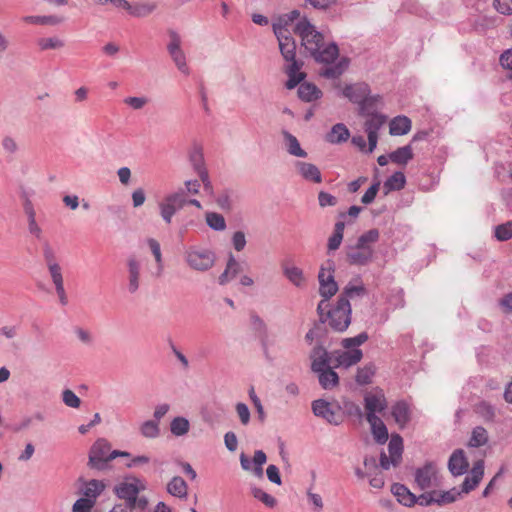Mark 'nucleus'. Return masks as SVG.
I'll return each mask as SVG.
<instances>
[{
  "label": "nucleus",
  "mask_w": 512,
  "mask_h": 512,
  "mask_svg": "<svg viewBox=\"0 0 512 512\" xmlns=\"http://www.w3.org/2000/svg\"><path fill=\"white\" fill-rule=\"evenodd\" d=\"M368 339L366 333L342 340V346L345 351H336L333 353L335 367H350L357 364L363 357L362 351L358 348Z\"/></svg>",
  "instance_id": "obj_2"
},
{
  "label": "nucleus",
  "mask_w": 512,
  "mask_h": 512,
  "mask_svg": "<svg viewBox=\"0 0 512 512\" xmlns=\"http://www.w3.org/2000/svg\"><path fill=\"white\" fill-rule=\"evenodd\" d=\"M242 271L241 264L231 254L228 258L226 268L219 276L218 281L220 285L227 284L230 280L235 278Z\"/></svg>",
  "instance_id": "obj_27"
},
{
  "label": "nucleus",
  "mask_w": 512,
  "mask_h": 512,
  "mask_svg": "<svg viewBox=\"0 0 512 512\" xmlns=\"http://www.w3.org/2000/svg\"><path fill=\"white\" fill-rule=\"evenodd\" d=\"M484 475V463L482 460L477 461L470 472V475L467 476L462 484L463 493H469L474 490L477 485L480 483Z\"/></svg>",
  "instance_id": "obj_22"
},
{
  "label": "nucleus",
  "mask_w": 512,
  "mask_h": 512,
  "mask_svg": "<svg viewBox=\"0 0 512 512\" xmlns=\"http://www.w3.org/2000/svg\"><path fill=\"white\" fill-rule=\"evenodd\" d=\"M284 275L287 279L297 287L305 285L306 278L302 269L296 266H285L283 269Z\"/></svg>",
  "instance_id": "obj_37"
},
{
  "label": "nucleus",
  "mask_w": 512,
  "mask_h": 512,
  "mask_svg": "<svg viewBox=\"0 0 512 512\" xmlns=\"http://www.w3.org/2000/svg\"><path fill=\"white\" fill-rule=\"evenodd\" d=\"M95 3L100 5L112 4L115 7L123 8L134 17H146L150 15L156 8L155 2H142L136 4H129L126 0H93Z\"/></svg>",
  "instance_id": "obj_10"
},
{
  "label": "nucleus",
  "mask_w": 512,
  "mask_h": 512,
  "mask_svg": "<svg viewBox=\"0 0 512 512\" xmlns=\"http://www.w3.org/2000/svg\"><path fill=\"white\" fill-rule=\"evenodd\" d=\"M317 373L319 375L318 377L320 385L324 389H331L338 384V375L335 371L331 369L330 366Z\"/></svg>",
  "instance_id": "obj_36"
},
{
  "label": "nucleus",
  "mask_w": 512,
  "mask_h": 512,
  "mask_svg": "<svg viewBox=\"0 0 512 512\" xmlns=\"http://www.w3.org/2000/svg\"><path fill=\"white\" fill-rule=\"evenodd\" d=\"M495 237L499 241H507L512 238V221L498 225L495 228Z\"/></svg>",
  "instance_id": "obj_53"
},
{
  "label": "nucleus",
  "mask_w": 512,
  "mask_h": 512,
  "mask_svg": "<svg viewBox=\"0 0 512 512\" xmlns=\"http://www.w3.org/2000/svg\"><path fill=\"white\" fill-rule=\"evenodd\" d=\"M37 46L41 51L61 49L65 42L59 37H44L37 40Z\"/></svg>",
  "instance_id": "obj_46"
},
{
  "label": "nucleus",
  "mask_w": 512,
  "mask_h": 512,
  "mask_svg": "<svg viewBox=\"0 0 512 512\" xmlns=\"http://www.w3.org/2000/svg\"><path fill=\"white\" fill-rule=\"evenodd\" d=\"M496 10L504 15H512V0H494Z\"/></svg>",
  "instance_id": "obj_61"
},
{
  "label": "nucleus",
  "mask_w": 512,
  "mask_h": 512,
  "mask_svg": "<svg viewBox=\"0 0 512 512\" xmlns=\"http://www.w3.org/2000/svg\"><path fill=\"white\" fill-rule=\"evenodd\" d=\"M236 413L242 425L246 426L250 422V411L246 404L237 403L235 406Z\"/></svg>",
  "instance_id": "obj_58"
},
{
  "label": "nucleus",
  "mask_w": 512,
  "mask_h": 512,
  "mask_svg": "<svg viewBox=\"0 0 512 512\" xmlns=\"http://www.w3.org/2000/svg\"><path fill=\"white\" fill-rule=\"evenodd\" d=\"M380 233L377 229H370L363 233L356 244L346 247V260L352 265H366L374 256L373 244L379 240Z\"/></svg>",
  "instance_id": "obj_1"
},
{
  "label": "nucleus",
  "mask_w": 512,
  "mask_h": 512,
  "mask_svg": "<svg viewBox=\"0 0 512 512\" xmlns=\"http://www.w3.org/2000/svg\"><path fill=\"white\" fill-rule=\"evenodd\" d=\"M379 186H380L379 182L371 185L370 188L362 196L361 202L366 205L372 203L379 191Z\"/></svg>",
  "instance_id": "obj_63"
},
{
  "label": "nucleus",
  "mask_w": 512,
  "mask_h": 512,
  "mask_svg": "<svg viewBox=\"0 0 512 512\" xmlns=\"http://www.w3.org/2000/svg\"><path fill=\"white\" fill-rule=\"evenodd\" d=\"M321 94V91L311 83H302L298 88L299 97L307 102L317 100Z\"/></svg>",
  "instance_id": "obj_38"
},
{
  "label": "nucleus",
  "mask_w": 512,
  "mask_h": 512,
  "mask_svg": "<svg viewBox=\"0 0 512 512\" xmlns=\"http://www.w3.org/2000/svg\"><path fill=\"white\" fill-rule=\"evenodd\" d=\"M348 67V61L342 59L336 65L326 67L321 71V75L326 78H337L339 77Z\"/></svg>",
  "instance_id": "obj_49"
},
{
  "label": "nucleus",
  "mask_w": 512,
  "mask_h": 512,
  "mask_svg": "<svg viewBox=\"0 0 512 512\" xmlns=\"http://www.w3.org/2000/svg\"><path fill=\"white\" fill-rule=\"evenodd\" d=\"M329 325L336 331H344L351 322V306L345 297H339L333 309L327 312Z\"/></svg>",
  "instance_id": "obj_9"
},
{
  "label": "nucleus",
  "mask_w": 512,
  "mask_h": 512,
  "mask_svg": "<svg viewBox=\"0 0 512 512\" xmlns=\"http://www.w3.org/2000/svg\"><path fill=\"white\" fill-rule=\"evenodd\" d=\"M374 375V368L372 366H366L358 370L356 375L357 383L364 385L369 384Z\"/></svg>",
  "instance_id": "obj_54"
},
{
  "label": "nucleus",
  "mask_w": 512,
  "mask_h": 512,
  "mask_svg": "<svg viewBox=\"0 0 512 512\" xmlns=\"http://www.w3.org/2000/svg\"><path fill=\"white\" fill-rule=\"evenodd\" d=\"M300 16L299 11L293 10L287 14H284L281 16L277 22H275L273 25H279L280 27H283L284 29H288V26L293 23L296 19H298Z\"/></svg>",
  "instance_id": "obj_57"
},
{
  "label": "nucleus",
  "mask_w": 512,
  "mask_h": 512,
  "mask_svg": "<svg viewBox=\"0 0 512 512\" xmlns=\"http://www.w3.org/2000/svg\"><path fill=\"white\" fill-rule=\"evenodd\" d=\"M333 272L334 264L331 261H328L324 266L321 267L319 271V293L324 298L322 301H320L317 307L320 318L323 317L324 312L329 306L328 300L338 291V285L334 280Z\"/></svg>",
  "instance_id": "obj_5"
},
{
  "label": "nucleus",
  "mask_w": 512,
  "mask_h": 512,
  "mask_svg": "<svg viewBox=\"0 0 512 512\" xmlns=\"http://www.w3.org/2000/svg\"><path fill=\"white\" fill-rule=\"evenodd\" d=\"M93 499L82 497L78 499L72 508L73 512H91V509L94 506Z\"/></svg>",
  "instance_id": "obj_56"
},
{
  "label": "nucleus",
  "mask_w": 512,
  "mask_h": 512,
  "mask_svg": "<svg viewBox=\"0 0 512 512\" xmlns=\"http://www.w3.org/2000/svg\"><path fill=\"white\" fill-rule=\"evenodd\" d=\"M412 124L411 120L406 116H397L390 121L389 133L392 136H402L409 133Z\"/></svg>",
  "instance_id": "obj_29"
},
{
  "label": "nucleus",
  "mask_w": 512,
  "mask_h": 512,
  "mask_svg": "<svg viewBox=\"0 0 512 512\" xmlns=\"http://www.w3.org/2000/svg\"><path fill=\"white\" fill-rule=\"evenodd\" d=\"M350 136L349 130L344 124H336L327 135V141L330 143H340L346 141Z\"/></svg>",
  "instance_id": "obj_40"
},
{
  "label": "nucleus",
  "mask_w": 512,
  "mask_h": 512,
  "mask_svg": "<svg viewBox=\"0 0 512 512\" xmlns=\"http://www.w3.org/2000/svg\"><path fill=\"white\" fill-rule=\"evenodd\" d=\"M406 184L405 175L402 172H395L384 183V187L388 191L401 190Z\"/></svg>",
  "instance_id": "obj_48"
},
{
  "label": "nucleus",
  "mask_w": 512,
  "mask_h": 512,
  "mask_svg": "<svg viewBox=\"0 0 512 512\" xmlns=\"http://www.w3.org/2000/svg\"><path fill=\"white\" fill-rule=\"evenodd\" d=\"M124 103L135 110H139L148 103V100L146 97H127L124 99Z\"/></svg>",
  "instance_id": "obj_62"
},
{
  "label": "nucleus",
  "mask_w": 512,
  "mask_h": 512,
  "mask_svg": "<svg viewBox=\"0 0 512 512\" xmlns=\"http://www.w3.org/2000/svg\"><path fill=\"white\" fill-rule=\"evenodd\" d=\"M294 31L300 36L302 45L310 53H315L323 46V35L316 31L315 27L306 19L299 21Z\"/></svg>",
  "instance_id": "obj_8"
},
{
  "label": "nucleus",
  "mask_w": 512,
  "mask_h": 512,
  "mask_svg": "<svg viewBox=\"0 0 512 512\" xmlns=\"http://www.w3.org/2000/svg\"><path fill=\"white\" fill-rule=\"evenodd\" d=\"M287 73L289 75V80L286 83L287 88L292 89L297 86L300 81L303 79L304 74L299 71H291V66H287Z\"/></svg>",
  "instance_id": "obj_60"
},
{
  "label": "nucleus",
  "mask_w": 512,
  "mask_h": 512,
  "mask_svg": "<svg viewBox=\"0 0 512 512\" xmlns=\"http://www.w3.org/2000/svg\"><path fill=\"white\" fill-rule=\"evenodd\" d=\"M461 495V492L456 488H452L448 491H438L433 490L431 492L424 493L418 497V501L420 505H430L432 503H437L438 505H445L452 503L457 500V498Z\"/></svg>",
  "instance_id": "obj_16"
},
{
  "label": "nucleus",
  "mask_w": 512,
  "mask_h": 512,
  "mask_svg": "<svg viewBox=\"0 0 512 512\" xmlns=\"http://www.w3.org/2000/svg\"><path fill=\"white\" fill-rule=\"evenodd\" d=\"M62 400L68 407L78 408L81 404L80 398L69 389H66L62 393Z\"/></svg>",
  "instance_id": "obj_55"
},
{
  "label": "nucleus",
  "mask_w": 512,
  "mask_h": 512,
  "mask_svg": "<svg viewBox=\"0 0 512 512\" xmlns=\"http://www.w3.org/2000/svg\"><path fill=\"white\" fill-rule=\"evenodd\" d=\"M25 213L28 216V230L29 232L36 237L37 239H41L42 237V229L36 222V214L33 209V206L30 203L25 205Z\"/></svg>",
  "instance_id": "obj_44"
},
{
  "label": "nucleus",
  "mask_w": 512,
  "mask_h": 512,
  "mask_svg": "<svg viewBox=\"0 0 512 512\" xmlns=\"http://www.w3.org/2000/svg\"><path fill=\"white\" fill-rule=\"evenodd\" d=\"M413 157V148L410 144L399 147L389 154L390 161L397 165H406L410 160L413 159Z\"/></svg>",
  "instance_id": "obj_32"
},
{
  "label": "nucleus",
  "mask_w": 512,
  "mask_h": 512,
  "mask_svg": "<svg viewBox=\"0 0 512 512\" xmlns=\"http://www.w3.org/2000/svg\"><path fill=\"white\" fill-rule=\"evenodd\" d=\"M167 492L175 497L186 498L188 486L183 478L175 476L168 482Z\"/></svg>",
  "instance_id": "obj_33"
},
{
  "label": "nucleus",
  "mask_w": 512,
  "mask_h": 512,
  "mask_svg": "<svg viewBox=\"0 0 512 512\" xmlns=\"http://www.w3.org/2000/svg\"><path fill=\"white\" fill-rule=\"evenodd\" d=\"M146 489V484L139 478L136 477H127L118 485L115 486L116 495L127 501V504L132 500H135V497L138 495L140 491Z\"/></svg>",
  "instance_id": "obj_12"
},
{
  "label": "nucleus",
  "mask_w": 512,
  "mask_h": 512,
  "mask_svg": "<svg viewBox=\"0 0 512 512\" xmlns=\"http://www.w3.org/2000/svg\"><path fill=\"white\" fill-rule=\"evenodd\" d=\"M367 116L364 124L365 132L368 137V152L371 153L377 146L378 143V131L384 126L387 121V117L380 113L363 114Z\"/></svg>",
  "instance_id": "obj_11"
},
{
  "label": "nucleus",
  "mask_w": 512,
  "mask_h": 512,
  "mask_svg": "<svg viewBox=\"0 0 512 512\" xmlns=\"http://www.w3.org/2000/svg\"><path fill=\"white\" fill-rule=\"evenodd\" d=\"M389 455L382 453L380 456V465L383 469H389L391 466H397L402 457L403 440L398 434L392 435L388 445Z\"/></svg>",
  "instance_id": "obj_15"
},
{
  "label": "nucleus",
  "mask_w": 512,
  "mask_h": 512,
  "mask_svg": "<svg viewBox=\"0 0 512 512\" xmlns=\"http://www.w3.org/2000/svg\"><path fill=\"white\" fill-rule=\"evenodd\" d=\"M190 430V422L187 418L182 416H177L172 419L170 423V431L171 433L176 436H184L186 435Z\"/></svg>",
  "instance_id": "obj_39"
},
{
  "label": "nucleus",
  "mask_w": 512,
  "mask_h": 512,
  "mask_svg": "<svg viewBox=\"0 0 512 512\" xmlns=\"http://www.w3.org/2000/svg\"><path fill=\"white\" fill-rule=\"evenodd\" d=\"M267 457L262 450H257L253 457V474L258 477H263V465L266 463Z\"/></svg>",
  "instance_id": "obj_51"
},
{
  "label": "nucleus",
  "mask_w": 512,
  "mask_h": 512,
  "mask_svg": "<svg viewBox=\"0 0 512 512\" xmlns=\"http://www.w3.org/2000/svg\"><path fill=\"white\" fill-rule=\"evenodd\" d=\"M449 471L454 475H462L467 471L468 461L463 450L459 449L452 453L448 462Z\"/></svg>",
  "instance_id": "obj_25"
},
{
  "label": "nucleus",
  "mask_w": 512,
  "mask_h": 512,
  "mask_svg": "<svg viewBox=\"0 0 512 512\" xmlns=\"http://www.w3.org/2000/svg\"><path fill=\"white\" fill-rule=\"evenodd\" d=\"M105 489V484L100 480H91L86 483L83 489V495L85 498L93 499L95 503L96 498L103 492Z\"/></svg>",
  "instance_id": "obj_41"
},
{
  "label": "nucleus",
  "mask_w": 512,
  "mask_h": 512,
  "mask_svg": "<svg viewBox=\"0 0 512 512\" xmlns=\"http://www.w3.org/2000/svg\"><path fill=\"white\" fill-rule=\"evenodd\" d=\"M43 258L46 263L51 281L55 287L59 302L65 306L68 303V297L64 287L62 268L56 257V252L49 242L45 241L42 246Z\"/></svg>",
  "instance_id": "obj_3"
},
{
  "label": "nucleus",
  "mask_w": 512,
  "mask_h": 512,
  "mask_svg": "<svg viewBox=\"0 0 512 512\" xmlns=\"http://www.w3.org/2000/svg\"><path fill=\"white\" fill-rule=\"evenodd\" d=\"M184 260L190 269L206 272L215 265L216 254L210 248L192 245L185 250Z\"/></svg>",
  "instance_id": "obj_4"
},
{
  "label": "nucleus",
  "mask_w": 512,
  "mask_h": 512,
  "mask_svg": "<svg viewBox=\"0 0 512 512\" xmlns=\"http://www.w3.org/2000/svg\"><path fill=\"white\" fill-rule=\"evenodd\" d=\"M317 62L321 63H332L339 54V50L336 44H329L322 46L315 53H310Z\"/></svg>",
  "instance_id": "obj_30"
},
{
  "label": "nucleus",
  "mask_w": 512,
  "mask_h": 512,
  "mask_svg": "<svg viewBox=\"0 0 512 512\" xmlns=\"http://www.w3.org/2000/svg\"><path fill=\"white\" fill-rule=\"evenodd\" d=\"M251 493L254 496V498L258 499L269 508H273L276 505V499L260 488L253 487L251 489Z\"/></svg>",
  "instance_id": "obj_52"
},
{
  "label": "nucleus",
  "mask_w": 512,
  "mask_h": 512,
  "mask_svg": "<svg viewBox=\"0 0 512 512\" xmlns=\"http://www.w3.org/2000/svg\"><path fill=\"white\" fill-rule=\"evenodd\" d=\"M287 73L289 75V80L286 83L287 88L292 89L297 86L300 81L303 79L304 74L299 71H291V66H287Z\"/></svg>",
  "instance_id": "obj_59"
},
{
  "label": "nucleus",
  "mask_w": 512,
  "mask_h": 512,
  "mask_svg": "<svg viewBox=\"0 0 512 512\" xmlns=\"http://www.w3.org/2000/svg\"><path fill=\"white\" fill-rule=\"evenodd\" d=\"M126 268L127 291L135 294L142 282V262L134 255L129 256L126 260Z\"/></svg>",
  "instance_id": "obj_14"
},
{
  "label": "nucleus",
  "mask_w": 512,
  "mask_h": 512,
  "mask_svg": "<svg viewBox=\"0 0 512 512\" xmlns=\"http://www.w3.org/2000/svg\"><path fill=\"white\" fill-rule=\"evenodd\" d=\"M312 411L315 416L323 418L330 424L338 425L342 421L340 408L324 399L314 400L312 402Z\"/></svg>",
  "instance_id": "obj_13"
},
{
  "label": "nucleus",
  "mask_w": 512,
  "mask_h": 512,
  "mask_svg": "<svg viewBox=\"0 0 512 512\" xmlns=\"http://www.w3.org/2000/svg\"><path fill=\"white\" fill-rule=\"evenodd\" d=\"M186 203L185 197L180 193H174L165 197L160 203V214L163 220L170 224L173 215Z\"/></svg>",
  "instance_id": "obj_17"
},
{
  "label": "nucleus",
  "mask_w": 512,
  "mask_h": 512,
  "mask_svg": "<svg viewBox=\"0 0 512 512\" xmlns=\"http://www.w3.org/2000/svg\"><path fill=\"white\" fill-rule=\"evenodd\" d=\"M333 359V355L329 357L327 351L323 347H315L311 353V368L314 372L322 371L329 367V363H334Z\"/></svg>",
  "instance_id": "obj_26"
},
{
  "label": "nucleus",
  "mask_w": 512,
  "mask_h": 512,
  "mask_svg": "<svg viewBox=\"0 0 512 512\" xmlns=\"http://www.w3.org/2000/svg\"><path fill=\"white\" fill-rule=\"evenodd\" d=\"M297 173L306 181L319 184L322 182V175L319 168L308 162L297 161L295 163Z\"/></svg>",
  "instance_id": "obj_21"
},
{
  "label": "nucleus",
  "mask_w": 512,
  "mask_h": 512,
  "mask_svg": "<svg viewBox=\"0 0 512 512\" xmlns=\"http://www.w3.org/2000/svg\"><path fill=\"white\" fill-rule=\"evenodd\" d=\"M488 441V434L486 429L483 427H476L472 431V435L469 441V445L472 447H480L487 443Z\"/></svg>",
  "instance_id": "obj_50"
},
{
  "label": "nucleus",
  "mask_w": 512,
  "mask_h": 512,
  "mask_svg": "<svg viewBox=\"0 0 512 512\" xmlns=\"http://www.w3.org/2000/svg\"><path fill=\"white\" fill-rule=\"evenodd\" d=\"M415 482L420 489L426 490L438 483L437 468L432 462L426 463L415 472Z\"/></svg>",
  "instance_id": "obj_19"
},
{
  "label": "nucleus",
  "mask_w": 512,
  "mask_h": 512,
  "mask_svg": "<svg viewBox=\"0 0 512 512\" xmlns=\"http://www.w3.org/2000/svg\"><path fill=\"white\" fill-rule=\"evenodd\" d=\"M168 50L178 69L182 73L188 75L189 69L186 64L185 54L180 48V39L178 36L173 35L171 42L168 45Z\"/></svg>",
  "instance_id": "obj_23"
},
{
  "label": "nucleus",
  "mask_w": 512,
  "mask_h": 512,
  "mask_svg": "<svg viewBox=\"0 0 512 512\" xmlns=\"http://www.w3.org/2000/svg\"><path fill=\"white\" fill-rule=\"evenodd\" d=\"M205 219L207 225L215 231H223L226 229L225 218L219 213L207 212Z\"/></svg>",
  "instance_id": "obj_47"
},
{
  "label": "nucleus",
  "mask_w": 512,
  "mask_h": 512,
  "mask_svg": "<svg viewBox=\"0 0 512 512\" xmlns=\"http://www.w3.org/2000/svg\"><path fill=\"white\" fill-rule=\"evenodd\" d=\"M364 407L366 418L377 416L376 413L383 412L387 407V401L382 390L367 392L364 396Z\"/></svg>",
  "instance_id": "obj_18"
},
{
  "label": "nucleus",
  "mask_w": 512,
  "mask_h": 512,
  "mask_svg": "<svg viewBox=\"0 0 512 512\" xmlns=\"http://www.w3.org/2000/svg\"><path fill=\"white\" fill-rule=\"evenodd\" d=\"M370 93L368 84L360 82L344 86L342 89V95L349 99L352 103L358 104L359 106Z\"/></svg>",
  "instance_id": "obj_20"
},
{
  "label": "nucleus",
  "mask_w": 512,
  "mask_h": 512,
  "mask_svg": "<svg viewBox=\"0 0 512 512\" xmlns=\"http://www.w3.org/2000/svg\"><path fill=\"white\" fill-rule=\"evenodd\" d=\"M64 20L63 17L58 15H48V16H25L22 18V21L29 24L36 25H47V26H56L62 23Z\"/></svg>",
  "instance_id": "obj_34"
},
{
  "label": "nucleus",
  "mask_w": 512,
  "mask_h": 512,
  "mask_svg": "<svg viewBox=\"0 0 512 512\" xmlns=\"http://www.w3.org/2000/svg\"><path fill=\"white\" fill-rule=\"evenodd\" d=\"M381 96L380 95H370L365 96V99L361 103L359 107L360 114H371L375 113L376 108L381 103Z\"/></svg>",
  "instance_id": "obj_45"
},
{
  "label": "nucleus",
  "mask_w": 512,
  "mask_h": 512,
  "mask_svg": "<svg viewBox=\"0 0 512 512\" xmlns=\"http://www.w3.org/2000/svg\"><path fill=\"white\" fill-rule=\"evenodd\" d=\"M367 422L371 426V431L374 439L383 444L388 440V431L383 421L378 416L367 417Z\"/></svg>",
  "instance_id": "obj_28"
},
{
  "label": "nucleus",
  "mask_w": 512,
  "mask_h": 512,
  "mask_svg": "<svg viewBox=\"0 0 512 512\" xmlns=\"http://www.w3.org/2000/svg\"><path fill=\"white\" fill-rule=\"evenodd\" d=\"M344 229L345 223L343 221H338L335 224L334 232L328 239V249L330 251L337 250L340 247L343 240Z\"/></svg>",
  "instance_id": "obj_43"
},
{
  "label": "nucleus",
  "mask_w": 512,
  "mask_h": 512,
  "mask_svg": "<svg viewBox=\"0 0 512 512\" xmlns=\"http://www.w3.org/2000/svg\"><path fill=\"white\" fill-rule=\"evenodd\" d=\"M140 433L144 438L155 439L160 435V425L156 420H146L139 427Z\"/></svg>",
  "instance_id": "obj_42"
},
{
  "label": "nucleus",
  "mask_w": 512,
  "mask_h": 512,
  "mask_svg": "<svg viewBox=\"0 0 512 512\" xmlns=\"http://www.w3.org/2000/svg\"><path fill=\"white\" fill-rule=\"evenodd\" d=\"M500 64L509 72L512 70V49H508L501 54Z\"/></svg>",
  "instance_id": "obj_64"
},
{
  "label": "nucleus",
  "mask_w": 512,
  "mask_h": 512,
  "mask_svg": "<svg viewBox=\"0 0 512 512\" xmlns=\"http://www.w3.org/2000/svg\"><path fill=\"white\" fill-rule=\"evenodd\" d=\"M391 491L397 500L405 506H412L416 502L419 503L418 498L416 499L415 495L412 494L409 489L402 484H394L391 488Z\"/></svg>",
  "instance_id": "obj_31"
},
{
  "label": "nucleus",
  "mask_w": 512,
  "mask_h": 512,
  "mask_svg": "<svg viewBox=\"0 0 512 512\" xmlns=\"http://www.w3.org/2000/svg\"><path fill=\"white\" fill-rule=\"evenodd\" d=\"M116 457H130L125 451H111L109 442L105 439H98L91 447L89 462L93 467L100 468V464L115 459Z\"/></svg>",
  "instance_id": "obj_7"
},
{
  "label": "nucleus",
  "mask_w": 512,
  "mask_h": 512,
  "mask_svg": "<svg viewBox=\"0 0 512 512\" xmlns=\"http://www.w3.org/2000/svg\"><path fill=\"white\" fill-rule=\"evenodd\" d=\"M392 417L400 428H404L411 420V410L404 401H399L392 406Z\"/></svg>",
  "instance_id": "obj_24"
},
{
  "label": "nucleus",
  "mask_w": 512,
  "mask_h": 512,
  "mask_svg": "<svg viewBox=\"0 0 512 512\" xmlns=\"http://www.w3.org/2000/svg\"><path fill=\"white\" fill-rule=\"evenodd\" d=\"M283 137L285 140L287 151L290 155L300 158H305L307 156L306 151L301 148L299 141L294 135L287 131H284Z\"/></svg>",
  "instance_id": "obj_35"
},
{
  "label": "nucleus",
  "mask_w": 512,
  "mask_h": 512,
  "mask_svg": "<svg viewBox=\"0 0 512 512\" xmlns=\"http://www.w3.org/2000/svg\"><path fill=\"white\" fill-rule=\"evenodd\" d=\"M274 33L279 42L280 52L288 63L287 66H291V71H299L301 64L296 60V44L294 39L289 35V29H284L279 25H273Z\"/></svg>",
  "instance_id": "obj_6"
}]
</instances>
